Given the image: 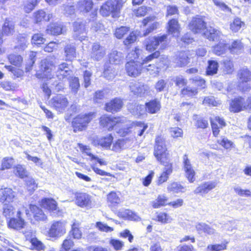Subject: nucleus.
I'll return each mask as SVG.
<instances>
[{
    "mask_svg": "<svg viewBox=\"0 0 251 251\" xmlns=\"http://www.w3.org/2000/svg\"><path fill=\"white\" fill-rule=\"evenodd\" d=\"M96 144L105 149L109 150L113 142V137L111 134L95 140Z\"/></svg>",
    "mask_w": 251,
    "mask_h": 251,
    "instance_id": "b1692460",
    "label": "nucleus"
},
{
    "mask_svg": "<svg viewBox=\"0 0 251 251\" xmlns=\"http://www.w3.org/2000/svg\"><path fill=\"white\" fill-rule=\"evenodd\" d=\"M96 227L100 231L110 232L114 230L113 227L104 224L101 222H97L96 223Z\"/></svg>",
    "mask_w": 251,
    "mask_h": 251,
    "instance_id": "bf43d9fd",
    "label": "nucleus"
},
{
    "mask_svg": "<svg viewBox=\"0 0 251 251\" xmlns=\"http://www.w3.org/2000/svg\"><path fill=\"white\" fill-rule=\"evenodd\" d=\"M29 209L31 213L32 218L35 222H40L46 221L48 216L43 210L35 204H29Z\"/></svg>",
    "mask_w": 251,
    "mask_h": 251,
    "instance_id": "a211bd4d",
    "label": "nucleus"
},
{
    "mask_svg": "<svg viewBox=\"0 0 251 251\" xmlns=\"http://www.w3.org/2000/svg\"><path fill=\"white\" fill-rule=\"evenodd\" d=\"M237 76L239 79V89L243 91H249L251 86L248 82L251 80V72L247 68H243L238 71Z\"/></svg>",
    "mask_w": 251,
    "mask_h": 251,
    "instance_id": "9b49d317",
    "label": "nucleus"
},
{
    "mask_svg": "<svg viewBox=\"0 0 251 251\" xmlns=\"http://www.w3.org/2000/svg\"><path fill=\"white\" fill-rule=\"evenodd\" d=\"M217 182L215 181H206L199 185L194 190L195 194L203 195L208 193L210 191L215 189L217 186Z\"/></svg>",
    "mask_w": 251,
    "mask_h": 251,
    "instance_id": "aec40b11",
    "label": "nucleus"
},
{
    "mask_svg": "<svg viewBox=\"0 0 251 251\" xmlns=\"http://www.w3.org/2000/svg\"><path fill=\"white\" fill-rule=\"evenodd\" d=\"M47 79L48 82H45L43 84L42 86V89L43 92L47 95V96L49 98L51 94V90L49 85L50 84L53 86H57L59 84V82H58L57 80H54L50 78Z\"/></svg>",
    "mask_w": 251,
    "mask_h": 251,
    "instance_id": "79ce46f5",
    "label": "nucleus"
},
{
    "mask_svg": "<svg viewBox=\"0 0 251 251\" xmlns=\"http://www.w3.org/2000/svg\"><path fill=\"white\" fill-rule=\"evenodd\" d=\"M15 196L12 189L3 188L0 189V202L4 203L3 214L5 217H11L15 213L14 207Z\"/></svg>",
    "mask_w": 251,
    "mask_h": 251,
    "instance_id": "7ed1b4c3",
    "label": "nucleus"
},
{
    "mask_svg": "<svg viewBox=\"0 0 251 251\" xmlns=\"http://www.w3.org/2000/svg\"><path fill=\"white\" fill-rule=\"evenodd\" d=\"M39 205L51 216L58 217L62 216L63 213V210L58 206L57 201L52 198H42L39 201Z\"/></svg>",
    "mask_w": 251,
    "mask_h": 251,
    "instance_id": "0eeeda50",
    "label": "nucleus"
},
{
    "mask_svg": "<svg viewBox=\"0 0 251 251\" xmlns=\"http://www.w3.org/2000/svg\"><path fill=\"white\" fill-rule=\"evenodd\" d=\"M227 49L226 44L223 41L213 47V52L217 55H221L226 52Z\"/></svg>",
    "mask_w": 251,
    "mask_h": 251,
    "instance_id": "37998d69",
    "label": "nucleus"
},
{
    "mask_svg": "<svg viewBox=\"0 0 251 251\" xmlns=\"http://www.w3.org/2000/svg\"><path fill=\"white\" fill-rule=\"evenodd\" d=\"M119 236L122 238H127L129 243H132L134 239L133 235L128 229H125L120 232Z\"/></svg>",
    "mask_w": 251,
    "mask_h": 251,
    "instance_id": "e2e57ef3",
    "label": "nucleus"
},
{
    "mask_svg": "<svg viewBox=\"0 0 251 251\" xmlns=\"http://www.w3.org/2000/svg\"><path fill=\"white\" fill-rule=\"evenodd\" d=\"M185 176L190 183H193L196 180V172L193 167L184 170Z\"/></svg>",
    "mask_w": 251,
    "mask_h": 251,
    "instance_id": "864d4df0",
    "label": "nucleus"
},
{
    "mask_svg": "<svg viewBox=\"0 0 251 251\" xmlns=\"http://www.w3.org/2000/svg\"><path fill=\"white\" fill-rule=\"evenodd\" d=\"M92 74L89 71H85L83 73V83L85 88H87L91 84V77Z\"/></svg>",
    "mask_w": 251,
    "mask_h": 251,
    "instance_id": "774afa93",
    "label": "nucleus"
},
{
    "mask_svg": "<svg viewBox=\"0 0 251 251\" xmlns=\"http://www.w3.org/2000/svg\"><path fill=\"white\" fill-rule=\"evenodd\" d=\"M167 190L169 192L178 193L184 192V187L177 182H171L167 187Z\"/></svg>",
    "mask_w": 251,
    "mask_h": 251,
    "instance_id": "c03bdc74",
    "label": "nucleus"
},
{
    "mask_svg": "<svg viewBox=\"0 0 251 251\" xmlns=\"http://www.w3.org/2000/svg\"><path fill=\"white\" fill-rule=\"evenodd\" d=\"M130 127V126H127L118 130L117 133L120 137H127L125 138L118 139L113 142L111 149L112 151L119 152L126 148V144L131 140L128 136L131 133Z\"/></svg>",
    "mask_w": 251,
    "mask_h": 251,
    "instance_id": "1a4fd4ad",
    "label": "nucleus"
},
{
    "mask_svg": "<svg viewBox=\"0 0 251 251\" xmlns=\"http://www.w3.org/2000/svg\"><path fill=\"white\" fill-rule=\"evenodd\" d=\"M168 44V35L166 34L149 37L146 39L144 42L146 50L150 51L154 50L159 46L160 49L164 50Z\"/></svg>",
    "mask_w": 251,
    "mask_h": 251,
    "instance_id": "6e6552de",
    "label": "nucleus"
},
{
    "mask_svg": "<svg viewBox=\"0 0 251 251\" xmlns=\"http://www.w3.org/2000/svg\"><path fill=\"white\" fill-rule=\"evenodd\" d=\"M189 26L193 32L196 33L205 28L206 23L202 17H196L193 18Z\"/></svg>",
    "mask_w": 251,
    "mask_h": 251,
    "instance_id": "6ab92c4d",
    "label": "nucleus"
},
{
    "mask_svg": "<svg viewBox=\"0 0 251 251\" xmlns=\"http://www.w3.org/2000/svg\"><path fill=\"white\" fill-rule=\"evenodd\" d=\"M245 24L242 22L239 18H235L230 23V29L234 32H238L242 26H244Z\"/></svg>",
    "mask_w": 251,
    "mask_h": 251,
    "instance_id": "09e8293b",
    "label": "nucleus"
},
{
    "mask_svg": "<svg viewBox=\"0 0 251 251\" xmlns=\"http://www.w3.org/2000/svg\"><path fill=\"white\" fill-rule=\"evenodd\" d=\"M109 243L116 251H121L125 246L124 242L118 239L111 238Z\"/></svg>",
    "mask_w": 251,
    "mask_h": 251,
    "instance_id": "8fccbe9b",
    "label": "nucleus"
},
{
    "mask_svg": "<svg viewBox=\"0 0 251 251\" xmlns=\"http://www.w3.org/2000/svg\"><path fill=\"white\" fill-rule=\"evenodd\" d=\"M127 0H115L116 3L112 0H108L103 4L100 9V13L103 16H107L112 13L113 17H117L124 4Z\"/></svg>",
    "mask_w": 251,
    "mask_h": 251,
    "instance_id": "423d86ee",
    "label": "nucleus"
},
{
    "mask_svg": "<svg viewBox=\"0 0 251 251\" xmlns=\"http://www.w3.org/2000/svg\"><path fill=\"white\" fill-rule=\"evenodd\" d=\"M170 132L172 137L174 138L182 137L183 131L181 128L178 126L172 127L170 129Z\"/></svg>",
    "mask_w": 251,
    "mask_h": 251,
    "instance_id": "13d9d810",
    "label": "nucleus"
},
{
    "mask_svg": "<svg viewBox=\"0 0 251 251\" xmlns=\"http://www.w3.org/2000/svg\"><path fill=\"white\" fill-rule=\"evenodd\" d=\"M15 174L21 178L28 177V173L26 169L21 165H17L14 167Z\"/></svg>",
    "mask_w": 251,
    "mask_h": 251,
    "instance_id": "de8ad7c7",
    "label": "nucleus"
},
{
    "mask_svg": "<svg viewBox=\"0 0 251 251\" xmlns=\"http://www.w3.org/2000/svg\"><path fill=\"white\" fill-rule=\"evenodd\" d=\"M227 243H224L222 244L209 245L207 246V250L210 251H220L225 250L226 249Z\"/></svg>",
    "mask_w": 251,
    "mask_h": 251,
    "instance_id": "4d7b16f0",
    "label": "nucleus"
},
{
    "mask_svg": "<svg viewBox=\"0 0 251 251\" xmlns=\"http://www.w3.org/2000/svg\"><path fill=\"white\" fill-rule=\"evenodd\" d=\"M79 223L77 222H74L72 226L71 229L69 231V234L72 237L75 239H80L82 237V232L79 227Z\"/></svg>",
    "mask_w": 251,
    "mask_h": 251,
    "instance_id": "f704fd0d",
    "label": "nucleus"
},
{
    "mask_svg": "<svg viewBox=\"0 0 251 251\" xmlns=\"http://www.w3.org/2000/svg\"><path fill=\"white\" fill-rule=\"evenodd\" d=\"M118 216L125 220L130 221H137L139 220V216L135 212L129 209H125L123 211L119 212Z\"/></svg>",
    "mask_w": 251,
    "mask_h": 251,
    "instance_id": "2f4dec72",
    "label": "nucleus"
},
{
    "mask_svg": "<svg viewBox=\"0 0 251 251\" xmlns=\"http://www.w3.org/2000/svg\"><path fill=\"white\" fill-rule=\"evenodd\" d=\"M119 191H111L106 196V201L111 209L115 208L121 202Z\"/></svg>",
    "mask_w": 251,
    "mask_h": 251,
    "instance_id": "412c9836",
    "label": "nucleus"
},
{
    "mask_svg": "<svg viewBox=\"0 0 251 251\" xmlns=\"http://www.w3.org/2000/svg\"><path fill=\"white\" fill-rule=\"evenodd\" d=\"M168 198L164 195H159L155 201L151 202V206L155 209L168 205Z\"/></svg>",
    "mask_w": 251,
    "mask_h": 251,
    "instance_id": "473e14b6",
    "label": "nucleus"
},
{
    "mask_svg": "<svg viewBox=\"0 0 251 251\" xmlns=\"http://www.w3.org/2000/svg\"><path fill=\"white\" fill-rule=\"evenodd\" d=\"M95 117V114L91 112L87 114H80L74 118L72 121L73 126L80 125L85 126Z\"/></svg>",
    "mask_w": 251,
    "mask_h": 251,
    "instance_id": "4be33fe9",
    "label": "nucleus"
},
{
    "mask_svg": "<svg viewBox=\"0 0 251 251\" xmlns=\"http://www.w3.org/2000/svg\"><path fill=\"white\" fill-rule=\"evenodd\" d=\"M75 198V204L80 207H86L91 205V196L86 193L76 192Z\"/></svg>",
    "mask_w": 251,
    "mask_h": 251,
    "instance_id": "f3484780",
    "label": "nucleus"
},
{
    "mask_svg": "<svg viewBox=\"0 0 251 251\" xmlns=\"http://www.w3.org/2000/svg\"><path fill=\"white\" fill-rule=\"evenodd\" d=\"M55 63L54 57L50 56L42 60L40 63V70L36 73V77L62 80L71 75L72 71L68 63L63 62L60 64L56 70Z\"/></svg>",
    "mask_w": 251,
    "mask_h": 251,
    "instance_id": "f03ea898",
    "label": "nucleus"
},
{
    "mask_svg": "<svg viewBox=\"0 0 251 251\" xmlns=\"http://www.w3.org/2000/svg\"><path fill=\"white\" fill-rule=\"evenodd\" d=\"M123 106V101L120 99L116 98L105 104V110L108 112H114L119 111Z\"/></svg>",
    "mask_w": 251,
    "mask_h": 251,
    "instance_id": "bb28decb",
    "label": "nucleus"
},
{
    "mask_svg": "<svg viewBox=\"0 0 251 251\" xmlns=\"http://www.w3.org/2000/svg\"><path fill=\"white\" fill-rule=\"evenodd\" d=\"M6 223L8 228L16 231L24 228L26 226V222L22 217V212L21 210L17 211L16 217L9 218Z\"/></svg>",
    "mask_w": 251,
    "mask_h": 251,
    "instance_id": "9d476101",
    "label": "nucleus"
},
{
    "mask_svg": "<svg viewBox=\"0 0 251 251\" xmlns=\"http://www.w3.org/2000/svg\"><path fill=\"white\" fill-rule=\"evenodd\" d=\"M203 35L207 39L212 41H219L223 36L221 31L212 27L207 29Z\"/></svg>",
    "mask_w": 251,
    "mask_h": 251,
    "instance_id": "a878e982",
    "label": "nucleus"
},
{
    "mask_svg": "<svg viewBox=\"0 0 251 251\" xmlns=\"http://www.w3.org/2000/svg\"><path fill=\"white\" fill-rule=\"evenodd\" d=\"M160 56V52L156 51L146 57L142 62L130 61L126 64V70L127 74L131 77H135L141 73L143 66L151 62L153 59L157 58Z\"/></svg>",
    "mask_w": 251,
    "mask_h": 251,
    "instance_id": "20e7f679",
    "label": "nucleus"
},
{
    "mask_svg": "<svg viewBox=\"0 0 251 251\" xmlns=\"http://www.w3.org/2000/svg\"><path fill=\"white\" fill-rule=\"evenodd\" d=\"M8 58L10 63L15 66H19L23 62V57L20 55L10 54Z\"/></svg>",
    "mask_w": 251,
    "mask_h": 251,
    "instance_id": "3c124183",
    "label": "nucleus"
},
{
    "mask_svg": "<svg viewBox=\"0 0 251 251\" xmlns=\"http://www.w3.org/2000/svg\"><path fill=\"white\" fill-rule=\"evenodd\" d=\"M147 110L150 113L153 114L157 112L160 108V104L156 100H152L146 103Z\"/></svg>",
    "mask_w": 251,
    "mask_h": 251,
    "instance_id": "58836bf2",
    "label": "nucleus"
},
{
    "mask_svg": "<svg viewBox=\"0 0 251 251\" xmlns=\"http://www.w3.org/2000/svg\"><path fill=\"white\" fill-rule=\"evenodd\" d=\"M93 2L92 0H79L77 3V8L83 12H88L92 8Z\"/></svg>",
    "mask_w": 251,
    "mask_h": 251,
    "instance_id": "c9c22d12",
    "label": "nucleus"
},
{
    "mask_svg": "<svg viewBox=\"0 0 251 251\" xmlns=\"http://www.w3.org/2000/svg\"><path fill=\"white\" fill-rule=\"evenodd\" d=\"M129 87L130 92L137 96L145 97L150 92V88L147 85L140 82H131Z\"/></svg>",
    "mask_w": 251,
    "mask_h": 251,
    "instance_id": "ddd939ff",
    "label": "nucleus"
},
{
    "mask_svg": "<svg viewBox=\"0 0 251 251\" xmlns=\"http://www.w3.org/2000/svg\"><path fill=\"white\" fill-rule=\"evenodd\" d=\"M3 34L8 35L12 34L14 32V25L13 22L6 20L2 27Z\"/></svg>",
    "mask_w": 251,
    "mask_h": 251,
    "instance_id": "a18cd8bd",
    "label": "nucleus"
},
{
    "mask_svg": "<svg viewBox=\"0 0 251 251\" xmlns=\"http://www.w3.org/2000/svg\"><path fill=\"white\" fill-rule=\"evenodd\" d=\"M73 37L78 40L82 41L86 37V29L84 22L78 20L73 25Z\"/></svg>",
    "mask_w": 251,
    "mask_h": 251,
    "instance_id": "4468645a",
    "label": "nucleus"
},
{
    "mask_svg": "<svg viewBox=\"0 0 251 251\" xmlns=\"http://www.w3.org/2000/svg\"><path fill=\"white\" fill-rule=\"evenodd\" d=\"M244 108V99L240 97L235 98L230 102V110L234 112H238L243 110Z\"/></svg>",
    "mask_w": 251,
    "mask_h": 251,
    "instance_id": "c756f323",
    "label": "nucleus"
},
{
    "mask_svg": "<svg viewBox=\"0 0 251 251\" xmlns=\"http://www.w3.org/2000/svg\"><path fill=\"white\" fill-rule=\"evenodd\" d=\"M12 158L6 157L3 158L2 161L0 170L9 169L12 168L13 165Z\"/></svg>",
    "mask_w": 251,
    "mask_h": 251,
    "instance_id": "052dcab7",
    "label": "nucleus"
},
{
    "mask_svg": "<svg viewBox=\"0 0 251 251\" xmlns=\"http://www.w3.org/2000/svg\"><path fill=\"white\" fill-rule=\"evenodd\" d=\"M123 57L121 52L112 50L109 54V61L111 63L118 64L120 63Z\"/></svg>",
    "mask_w": 251,
    "mask_h": 251,
    "instance_id": "a19ab883",
    "label": "nucleus"
},
{
    "mask_svg": "<svg viewBox=\"0 0 251 251\" xmlns=\"http://www.w3.org/2000/svg\"><path fill=\"white\" fill-rule=\"evenodd\" d=\"M62 9L64 11V14L66 15H71L75 13V6L73 4L69 3L64 4L62 6Z\"/></svg>",
    "mask_w": 251,
    "mask_h": 251,
    "instance_id": "680f3d73",
    "label": "nucleus"
},
{
    "mask_svg": "<svg viewBox=\"0 0 251 251\" xmlns=\"http://www.w3.org/2000/svg\"><path fill=\"white\" fill-rule=\"evenodd\" d=\"M153 155L160 164L164 166L163 169L156 180V184L159 186L166 182L173 172V163L170 159L165 138L158 135L155 140Z\"/></svg>",
    "mask_w": 251,
    "mask_h": 251,
    "instance_id": "f257e3e1",
    "label": "nucleus"
},
{
    "mask_svg": "<svg viewBox=\"0 0 251 251\" xmlns=\"http://www.w3.org/2000/svg\"><path fill=\"white\" fill-rule=\"evenodd\" d=\"M208 64L206 71V75H213L216 74L219 68L218 63L215 60H209L208 62Z\"/></svg>",
    "mask_w": 251,
    "mask_h": 251,
    "instance_id": "ea45409f",
    "label": "nucleus"
},
{
    "mask_svg": "<svg viewBox=\"0 0 251 251\" xmlns=\"http://www.w3.org/2000/svg\"><path fill=\"white\" fill-rule=\"evenodd\" d=\"M105 49L104 47L100 46L99 43H94L92 47L91 52V57L95 60H101L105 55Z\"/></svg>",
    "mask_w": 251,
    "mask_h": 251,
    "instance_id": "5701e85b",
    "label": "nucleus"
},
{
    "mask_svg": "<svg viewBox=\"0 0 251 251\" xmlns=\"http://www.w3.org/2000/svg\"><path fill=\"white\" fill-rule=\"evenodd\" d=\"M25 185L28 189L30 192L34 191L38 187V184L36 183L35 180L32 178L25 181Z\"/></svg>",
    "mask_w": 251,
    "mask_h": 251,
    "instance_id": "338daca9",
    "label": "nucleus"
},
{
    "mask_svg": "<svg viewBox=\"0 0 251 251\" xmlns=\"http://www.w3.org/2000/svg\"><path fill=\"white\" fill-rule=\"evenodd\" d=\"M189 58L185 52H180L174 58V62L177 67H182L189 63Z\"/></svg>",
    "mask_w": 251,
    "mask_h": 251,
    "instance_id": "cd10ccee",
    "label": "nucleus"
},
{
    "mask_svg": "<svg viewBox=\"0 0 251 251\" xmlns=\"http://www.w3.org/2000/svg\"><path fill=\"white\" fill-rule=\"evenodd\" d=\"M224 64V72L226 74H232L234 70V66L232 61L228 60H225L223 62Z\"/></svg>",
    "mask_w": 251,
    "mask_h": 251,
    "instance_id": "5fc2aeb1",
    "label": "nucleus"
},
{
    "mask_svg": "<svg viewBox=\"0 0 251 251\" xmlns=\"http://www.w3.org/2000/svg\"><path fill=\"white\" fill-rule=\"evenodd\" d=\"M67 232V222L64 220L53 221L47 231V236L51 239H57L64 236Z\"/></svg>",
    "mask_w": 251,
    "mask_h": 251,
    "instance_id": "39448f33",
    "label": "nucleus"
},
{
    "mask_svg": "<svg viewBox=\"0 0 251 251\" xmlns=\"http://www.w3.org/2000/svg\"><path fill=\"white\" fill-rule=\"evenodd\" d=\"M155 17L153 16L152 17H148L144 19L143 21V24L144 26L147 25L148 24H149V26L148 27L146 30L143 33L144 36H146L149 34L150 33L152 32L153 30L157 28V27L158 25V24L156 22H153L154 20Z\"/></svg>",
    "mask_w": 251,
    "mask_h": 251,
    "instance_id": "c85d7f7f",
    "label": "nucleus"
},
{
    "mask_svg": "<svg viewBox=\"0 0 251 251\" xmlns=\"http://www.w3.org/2000/svg\"><path fill=\"white\" fill-rule=\"evenodd\" d=\"M69 86L71 92L76 94L80 87L79 79L77 77H72L69 80Z\"/></svg>",
    "mask_w": 251,
    "mask_h": 251,
    "instance_id": "49530a36",
    "label": "nucleus"
},
{
    "mask_svg": "<svg viewBox=\"0 0 251 251\" xmlns=\"http://www.w3.org/2000/svg\"><path fill=\"white\" fill-rule=\"evenodd\" d=\"M66 60L72 61L76 57L75 48L71 45H68L64 48Z\"/></svg>",
    "mask_w": 251,
    "mask_h": 251,
    "instance_id": "e433bc0d",
    "label": "nucleus"
},
{
    "mask_svg": "<svg viewBox=\"0 0 251 251\" xmlns=\"http://www.w3.org/2000/svg\"><path fill=\"white\" fill-rule=\"evenodd\" d=\"M33 17L36 23L42 21H49L52 17L50 14H47L43 10H40L34 13Z\"/></svg>",
    "mask_w": 251,
    "mask_h": 251,
    "instance_id": "72a5a7b5",
    "label": "nucleus"
},
{
    "mask_svg": "<svg viewBox=\"0 0 251 251\" xmlns=\"http://www.w3.org/2000/svg\"><path fill=\"white\" fill-rule=\"evenodd\" d=\"M154 220L161 224H168L171 223L173 219L170 214L166 211H157L155 213Z\"/></svg>",
    "mask_w": 251,
    "mask_h": 251,
    "instance_id": "393cba45",
    "label": "nucleus"
},
{
    "mask_svg": "<svg viewBox=\"0 0 251 251\" xmlns=\"http://www.w3.org/2000/svg\"><path fill=\"white\" fill-rule=\"evenodd\" d=\"M243 45L240 41H234L231 44V46L228 47V48L231 50V52L237 53L238 51L242 50Z\"/></svg>",
    "mask_w": 251,
    "mask_h": 251,
    "instance_id": "69168bd1",
    "label": "nucleus"
},
{
    "mask_svg": "<svg viewBox=\"0 0 251 251\" xmlns=\"http://www.w3.org/2000/svg\"><path fill=\"white\" fill-rule=\"evenodd\" d=\"M129 31V28L126 26H121L116 29L114 34L118 39H121L124 35Z\"/></svg>",
    "mask_w": 251,
    "mask_h": 251,
    "instance_id": "0e129e2a",
    "label": "nucleus"
},
{
    "mask_svg": "<svg viewBox=\"0 0 251 251\" xmlns=\"http://www.w3.org/2000/svg\"><path fill=\"white\" fill-rule=\"evenodd\" d=\"M25 237L26 240L28 241L31 244V248L32 250L37 251H44L46 246L39 240L33 233L32 231H27L25 233Z\"/></svg>",
    "mask_w": 251,
    "mask_h": 251,
    "instance_id": "2eb2a0df",
    "label": "nucleus"
},
{
    "mask_svg": "<svg viewBox=\"0 0 251 251\" xmlns=\"http://www.w3.org/2000/svg\"><path fill=\"white\" fill-rule=\"evenodd\" d=\"M47 31L49 34L53 35H59L62 33L63 27L61 24L54 23L49 25Z\"/></svg>",
    "mask_w": 251,
    "mask_h": 251,
    "instance_id": "4c0bfd02",
    "label": "nucleus"
},
{
    "mask_svg": "<svg viewBox=\"0 0 251 251\" xmlns=\"http://www.w3.org/2000/svg\"><path fill=\"white\" fill-rule=\"evenodd\" d=\"M218 143L226 150H230L234 147L233 143L226 137H223Z\"/></svg>",
    "mask_w": 251,
    "mask_h": 251,
    "instance_id": "603ef678",
    "label": "nucleus"
},
{
    "mask_svg": "<svg viewBox=\"0 0 251 251\" xmlns=\"http://www.w3.org/2000/svg\"><path fill=\"white\" fill-rule=\"evenodd\" d=\"M74 246L73 241L69 238L65 239L61 244V250L63 251H69Z\"/></svg>",
    "mask_w": 251,
    "mask_h": 251,
    "instance_id": "6e6d98bb",
    "label": "nucleus"
},
{
    "mask_svg": "<svg viewBox=\"0 0 251 251\" xmlns=\"http://www.w3.org/2000/svg\"><path fill=\"white\" fill-rule=\"evenodd\" d=\"M50 104L57 111L62 112L68 107L69 101L65 96L59 94L51 99Z\"/></svg>",
    "mask_w": 251,
    "mask_h": 251,
    "instance_id": "f8f14e48",
    "label": "nucleus"
},
{
    "mask_svg": "<svg viewBox=\"0 0 251 251\" xmlns=\"http://www.w3.org/2000/svg\"><path fill=\"white\" fill-rule=\"evenodd\" d=\"M168 31L175 37H178L179 33V25L176 19H172L168 23Z\"/></svg>",
    "mask_w": 251,
    "mask_h": 251,
    "instance_id": "7c9ffc66",
    "label": "nucleus"
},
{
    "mask_svg": "<svg viewBox=\"0 0 251 251\" xmlns=\"http://www.w3.org/2000/svg\"><path fill=\"white\" fill-rule=\"evenodd\" d=\"M126 119L125 117H113L105 115L102 116L100 119L101 126H115L118 124H125L126 126H129V124H126Z\"/></svg>",
    "mask_w": 251,
    "mask_h": 251,
    "instance_id": "dca6fc26",
    "label": "nucleus"
}]
</instances>
